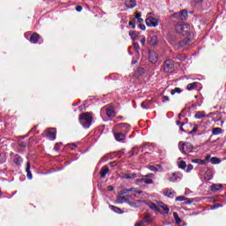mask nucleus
<instances>
[{
    "mask_svg": "<svg viewBox=\"0 0 226 226\" xmlns=\"http://www.w3.org/2000/svg\"><path fill=\"white\" fill-rule=\"evenodd\" d=\"M222 204L218 203V204H215L212 207V209H218V207H222Z\"/></svg>",
    "mask_w": 226,
    "mask_h": 226,
    "instance_id": "nucleus-50",
    "label": "nucleus"
},
{
    "mask_svg": "<svg viewBox=\"0 0 226 226\" xmlns=\"http://www.w3.org/2000/svg\"><path fill=\"white\" fill-rule=\"evenodd\" d=\"M148 169H149V170H162V165H160V164L149 165Z\"/></svg>",
    "mask_w": 226,
    "mask_h": 226,
    "instance_id": "nucleus-29",
    "label": "nucleus"
},
{
    "mask_svg": "<svg viewBox=\"0 0 226 226\" xmlns=\"http://www.w3.org/2000/svg\"><path fill=\"white\" fill-rule=\"evenodd\" d=\"M158 206L162 209V212H161V214L169 215V213L170 212V208H169V206H167L165 203L160 201L158 202Z\"/></svg>",
    "mask_w": 226,
    "mask_h": 226,
    "instance_id": "nucleus-14",
    "label": "nucleus"
},
{
    "mask_svg": "<svg viewBox=\"0 0 226 226\" xmlns=\"http://www.w3.org/2000/svg\"><path fill=\"white\" fill-rule=\"evenodd\" d=\"M141 107H142V109H147V102H143L141 103Z\"/></svg>",
    "mask_w": 226,
    "mask_h": 226,
    "instance_id": "nucleus-54",
    "label": "nucleus"
},
{
    "mask_svg": "<svg viewBox=\"0 0 226 226\" xmlns=\"http://www.w3.org/2000/svg\"><path fill=\"white\" fill-rule=\"evenodd\" d=\"M181 88H179V87H176L175 89H172L171 90V92H170V94H172V95H174V94H176V93H177L178 94H181Z\"/></svg>",
    "mask_w": 226,
    "mask_h": 226,
    "instance_id": "nucleus-37",
    "label": "nucleus"
},
{
    "mask_svg": "<svg viewBox=\"0 0 226 226\" xmlns=\"http://www.w3.org/2000/svg\"><path fill=\"white\" fill-rule=\"evenodd\" d=\"M200 83L199 82H192L187 85V91H193V89H197Z\"/></svg>",
    "mask_w": 226,
    "mask_h": 226,
    "instance_id": "nucleus-19",
    "label": "nucleus"
},
{
    "mask_svg": "<svg viewBox=\"0 0 226 226\" xmlns=\"http://www.w3.org/2000/svg\"><path fill=\"white\" fill-rule=\"evenodd\" d=\"M173 217L175 218L176 223H177V225L183 222V220L179 218V215H177V212L173 213Z\"/></svg>",
    "mask_w": 226,
    "mask_h": 226,
    "instance_id": "nucleus-32",
    "label": "nucleus"
},
{
    "mask_svg": "<svg viewBox=\"0 0 226 226\" xmlns=\"http://www.w3.org/2000/svg\"><path fill=\"white\" fill-rule=\"evenodd\" d=\"M213 135H220L222 133V128L220 127H215L212 130Z\"/></svg>",
    "mask_w": 226,
    "mask_h": 226,
    "instance_id": "nucleus-35",
    "label": "nucleus"
},
{
    "mask_svg": "<svg viewBox=\"0 0 226 226\" xmlns=\"http://www.w3.org/2000/svg\"><path fill=\"white\" fill-rule=\"evenodd\" d=\"M170 99L169 98V96H167V95H164L163 97H162V102H163V103H165V102H169Z\"/></svg>",
    "mask_w": 226,
    "mask_h": 226,
    "instance_id": "nucleus-52",
    "label": "nucleus"
},
{
    "mask_svg": "<svg viewBox=\"0 0 226 226\" xmlns=\"http://www.w3.org/2000/svg\"><path fill=\"white\" fill-rule=\"evenodd\" d=\"M150 43L151 45H156V43H158L156 36L152 37V39L150 40Z\"/></svg>",
    "mask_w": 226,
    "mask_h": 226,
    "instance_id": "nucleus-39",
    "label": "nucleus"
},
{
    "mask_svg": "<svg viewBox=\"0 0 226 226\" xmlns=\"http://www.w3.org/2000/svg\"><path fill=\"white\" fill-rule=\"evenodd\" d=\"M129 206H131V207H137V203L133 202V201H130V200L127 201Z\"/></svg>",
    "mask_w": 226,
    "mask_h": 226,
    "instance_id": "nucleus-45",
    "label": "nucleus"
},
{
    "mask_svg": "<svg viewBox=\"0 0 226 226\" xmlns=\"http://www.w3.org/2000/svg\"><path fill=\"white\" fill-rule=\"evenodd\" d=\"M101 116H107L108 117H116V111L114 106L107 105L101 109Z\"/></svg>",
    "mask_w": 226,
    "mask_h": 226,
    "instance_id": "nucleus-2",
    "label": "nucleus"
},
{
    "mask_svg": "<svg viewBox=\"0 0 226 226\" xmlns=\"http://www.w3.org/2000/svg\"><path fill=\"white\" fill-rule=\"evenodd\" d=\"M79 123L83 125V128H89L93 123V115L91 113L87 112L79 115Z\"/></svg>",
    "mask_w": 226,
    "mask_h": 226,
    "instance_id": "nucleus-1",
    "label": "nucleus"
},
{
    "mask_svg": "<svg viewBox=\"0 0 226 226\" xmlns=\"http://www.w3.org/2000/svg\"><path fill=\"white\" fill-rule=\"evenodd\" d=\"M111 153H116L115 154H111L109 155L110 158H121V156H123V152L122 151H118V152H111Z\"/></svg>",
    "mask_w": 226,
    "mask_h": 226,
    "instance_id": "nucleus-34",
    "label": "nucleus"
},
{
    "mask_svg": "<svg viewBox=\"0 0 226 226\" xmlns=\"http://www.w3.org/2000/svg\"><path fill=\"white\" fill-rule=\"evenodd\" d=\"M140 17H142V14L140 12H137L136 13V16H135V19H140Z\"/></svg>",
    "mask_w": 226,
    "mask_h": 226,
    "instance_id": "nucleus-56",
    "label": "nucleus"
},
{
    "mask_svg": "<svg viewBox=\"0 0 226 226\" xmlns=\"http://www.w3.org/2000/svg\"><path fill=\"white\" fill-rule=\"evenodd\" d=\"M162 193L169 199H174L176 197V191L174 189H164Z\"/></svg>",
    "mask_w": 226,
    "mask_h": 226,
    "instance_id": "nucleus-12",
    "label": "nucleus"
},
{
    "mask_svg": "<svg viewBox=\"0 0 226 226\" xmlns=\"http://www.w3.org/2000/svg\"><path fill=\"white\" fill-rule=\"evenodd\" d=\"M147 206H148V207L152 209V211H160V208L154 202L149 201L147 203Z\"/></svg>",
    "mask_w": 226,
    "mask_h": 226,
    "instance_id": "nucleus-21",
    "label": "nucleus"
},
{
    "mask_svg": "<svg viewBox=\"0 0 226 226\" xmlns=\"http://www.w3.org/2000/svg\"><path fill=\"white\" fill-rule=\"evenodd\" d=\"M26 177L27 179H33V173H31V170H26Z\"/></svg>",
    "mask_w": 226,
    "mask_h": 226,
    "instance_id": "nucleus-43",
    "label": "nucleus"
},
{
    "mask_svg": "<svg viewBox=\"0 0 226 226\" xmlns=\"http://www.w3.org/2000/svg\"><path fill=\"white\" fill-rule=\"evenodd\" d=\"M132 46H133L134 50H139V49H140V47L139 46V43H137V42H134L132 44Z\"/></svg>",
    "mask_w": 226,
    "mask_h": 226,
    "instance_id": "nucleus-47",
    "label": "nucleus"
},
{
    "mask_svg": "<svg viewBox=\"0 0 226 226\" xmlns=\"http://www.w3.org/2000/svg\"><path fill=\"white\" fill-rule=\"evenodd\" d=\"M69 147H70L71 149H75L77 147V145L70 144Z\"/></svg>",
    "mask_w": 226,
    "mask_h": 226,
    "instance_id": "nucleus-59",
    "label": "nucleus"
},
{
    "mask_svg": "<svg viewBox=\"0 0 226 226\" xmlns=\"http://www.w3.org/2000/svg\"><path fill=\"white\" fill-rule=\"evenodd\" d=\"M125 6L127 8H135V6H137V1L136 0H125Z\"/></svg>",
    "mask_w": 226,
    "mask_h": 226,
    "instance_id": "nucleus-20",
    "label": "nucleus"
},
{
    "mask_svg": "<svg viewBox=\"0 0 226 226\" xmlns=\"http://www.w3.org/2000/svg\"><path fill=\"white\" fill-rule=\"evenodd\" d=\"M46 136L48 137V139H49L50 140H56V132H52L50 131H48L46 133Z\"/></svg>",
    "mask_w": 226,
    "mask_h": 226,
    "instance_id": "nucleus-27",
    "label": "nucleus"
},
{
    "mask_svg": "<svg viewBox=\"0 0 226 226\" xmlns=\"http://www.w3.org/2000/svg\"><path fill=\"white\" fill-rule=\"evenodd\" d=\"M140 183H145L146 185H153V178H149L148 176L142 178H138L136 180V184L140 185Z\"/></svg>",
    "mask_w": 226,
    "mask_h": 226,
    "instance_id": "nucleus-13",
    "label": "nucleus"
},
{
    "mask_svg": "<svg viewBox=\"0 0 226 226\" xmlns=\"http://www.w3.org/2000/svg\"><path fill=\"white\" fill-rule=\"evenodd\" d=\"M117 128H118V131H120L122 133H129L130 130H132V126L128 124H119Z\"/></svg>",
    "mask_w": 226,
    "mask_h": 226,
    "instance_id": "nucleus-7",
    "label": "nucleus"
},
{
    "mask_svg": "<svg viewBox=\"0 0 226 226\" xmlns=\"http://www.w3.org/2000/svg\"><path fill=\"white\" fill-rule=\"evenodd\" d=\"M19 146H20V147H27V143L26 141H20L19 142Z\"/></svg>",
    "mask_w": 226,
    "mask_h": 226,
    "instance_id": "nucleus-49",
    "label": "nucleus"
},
{
    "mask_svg": "<svg viewBox=\"0 0 226 226\" xmlns=\"http://www.w3.org/2000/svg\"><path fill=\"white\" fill-rule=\"evenodd\" d=\"M108 191H109V192H113V191H114V186L109 185V186H108Z\"/></svg>",
    "mask_w": 226,
    "mask_h": 226,
    "instance_id": "nucleus-60",
    "label": "nucleus"
},
{
    "mask_svg": "<svg viewBox=\"0 0 226 226\" xmlns=\"http://www.w3.org/2000/svg\"><path fill=\"white\" fill-rule=\"evenodd\" d=\"M172 18L178 19L179 20H181V12H177V13L172 14Z\"/></svg>",
    "mask_w": 226,
    "mask_h": 226,
    "instance_id": "nucleus-42",
    "label": "nucleus"
},
{
    "mask_svg": "<svg viewBox=\"0 0 226 226\" xmlns=\"http://www.w3.org/2000/svg\"><path fill=\"white\" fill-rule=\"evenodd\" d=\"M142 223H143L142 221L137 222L134 226H142Z\"/></svg>",
    "mask_w": 226,
    "mask_h": 226,
    "instance_id": "nucleus-64",
    "label": "nucleus"
},
{
    "mask_svg": "<svg viewBox=\"0 0 226 226\" xmlns=\"http://www.w3.org/2000/svg\"><path fill=\"white\" fill-rule=\"evenodd\" d=\"M148 60L152 63V64H156V63H158L159 60L158 53L154 51H150Z\"/></svg>",
    "mask_w": 226,
    "mask_h": 226,
    "instance_id": "nucleus-10",
    "label": "nucleus"
},
{
    "mask_svg": "<svg viewBox=\"0 0 226 226\" xmlns=\"http://www.w3.org/2000/svg\"><path fill=\"white\" fill-rule=\"evenodd\" d=\"M188 19V11L186 10H182L180 11V20H186Z\"/></svg>",
    "mask_w": 226,
    "mask_h": 226,
    "instance_id": "nucleus-24",
    "label": "nucleus"
},
{
    "mask_svg": "<svg viewBox=\"0 0 226 226\" xmlns=\"http://www.w3.org/2000/svg\"><path fill=\"white\" fill-rule=\"evenodd\" d=\"M197 130H199V125L194 124L193 129L190 132V133H195V132H197Z\"/></svg>",
    "mask_w": 226,
    "mask_h": 226,
    "instance_id": "nucleus-46",
    "label": "nucleus"
},
{
    "mask_svg": "<svg viewBox=\"0 0 226 226\" xmlns=\"http://www.w3.org/2000/svg\"><path fill=\"white\" fill-rule=\"evenodd\" d=\"M109 208H111V210L114 211V213H117L118 215H122L123 213V210H121V208L114 205H109Z\"/></svg>",
    "mask_w": 226,
    "mask_h": 226,
    "instance_id": "nucleus-26",
    "label": "nucleus"
},
{
    "mask_svg": "<svg viewBox=\"0 0 226 226\" xmlns=\"http://www.w3.org/2000/svg\"><path fill=\"white\" fill-rule=\"evenodd\" d=\"M22 157H20V155L19 154H16L14 155V158H13V163L17 166V167H20L22 165Z\"/></svg>",
    "mask_w": 226,
    "mask_h": 226,
    "instance_id": "nucleus-17",
    "label": "nucleus"
},
{
    "mask_svg": "<svg viewBox=\"0 0 226 226\" xmlns=\"http://www.w3.org/2000/svg\"><path fill=\"white\" fill-rule=\"evenodd\" d=\"M187 43H188V39H184V40L179 41V46L180 47H185V45H186Z\"/></svg>",
    "mask_w": 226,
    "mask_h": 226,
    "instance_id": "nucleus-40",
    "label": "nucleus"
},
{
    "mask_svg": "<svg viewBox=\"0 0 226 226\" xmlns=\"http://www.w3.org/2000/svg\"><path fill=\"white\" fill-rule=\"evenodd\" d=\"M187 170H193V165L189 164V165L187 166Z\"/></svg>",
    "mask_w": 226,
    "mask_h": 226,
    "instance_id": "nucleus-58",
    "label": "nucleus"
},
{
    "mask_svg": "<svg viewBox=\"0 0 226 226\" xmlns=\"http://www.w3.org/2000/svg\"><path fill=\"white\" fill-rule=\"evenodd\" d=\"M201 172H204L203 177H201V179H204L205 181H211V179H213V171L207 170Z\"/></svg>",
    "mask_w": 226,
    "mask_h": 226,
    "instance_id": "nucleus-15",
    "label": "nucleus"
},
{
    "mask_svg": "<svg viewBox=\"0 0 226 226\" xmlns=\"http://www.w3.org/2000/svg\"><path fill=\"white\" fill-rule=\"evenodd\" d=\"M140 43H141V45H146V38L145 37H142L141 39H140Z\"/></svg>",
    "mask_w": 226,
    "mask_h": 226,
    "instance_id": "nucleus-53",
    "label": "nucleus"
},
{
    "mask_svg": "<svg viewBox=\"0 0 226 226\" xmlns=\"http://www.w3.org/2000/svg\"><path fill=\"white\" fill-rule=\"evenodd\" d=\"M61 143H56L54 147L55 151H59V149H61Z\"/></svg>",
    "mask_w": 226,
    "mask_h": 226,
    "instance_id": "nucleus-44",
    "label": "nucleus"
},
{
    "mask_svg": "<svg viewBox=\"0 0 226 226\" xmlns=\"http://www.w3.org/2000/svg\"><path fill=\"white\" fill-rule=\"evenodd\" d=\"M130 199H135V193H132L128 196H119L117 200L118 204H123V202H128Z\"/></svg>",
    "mask_w": 226,
    "mask_h": 226,
    "instance_id": "nucleus-11",
    "label": "nucleus"
},
{
    "mask_svg": "<svg viewBox=\"0 0 226 226\" xmlns=\"http://www.w3.org/2000/svg\"><path fill=\"white\" fill-rule=\"evenodd\" d=\"M112 154H116V153H109V154H105L104 156L102 157L99 163H104V162H107L108 160H112V158H114V156H112Z\"/></svg>",
    "mask_w": 226,
    "mask_h": 226,
    "instance_id": "nucleus-18",
    "label": "nucleus"
},
{
    "mask_svg": "<svg viewBox=\"0 0 226 226\" xmlns=\"http://www.w3.org/2000/svg\"><path fill=\"white\" fill-rule=\"evenodd\" d=\"M119 169H121L120 167H119V165L117 164V162H109V164H107L106 166H104L102 169V170H119Z\"/></svg>",
    "mask_w": 226,
    "mask_h": 226,
    "instance_id": "nucleus-9",
    "label": "nucleus"
},
{
    "mask_svg": "<svg viewBox=\"0 0 226 226\" xmlns=\"http://www.w3.org/2000/svg\"><path fill=\"white\" fill-rule=\"evenodd\" d=\"M26 170H31V162H27L26 166Z\"/></svg>",
    "mask_w": 226,
    "mask_h": 226,
    "instance_id": "nucleus-51",
    "label": "nucleus"
},
{
    "mask_svg": "<svg viewBox=\"0 0 226 226\" xmlns=\"http://www.w3.org/2000/svg\"><path fill=\"white\" fill-rule=\"evenodd\" d=\"M141 31H146V26L145 25H139Z\"/></svg>",
    "mask_w": 226,
    "mask_h": 226,
    "instance_id": "nucleus-61",
    "label": "nucleus"
},
{
    "mask_svg": "<svg viewBox=\"0 0 226 226\" xmlns=\"http://www.w3.org/2000/svg\"><path fill=\"white\" fill-rule=\"evenodd\" d=\"M195 119H202V117H206V112L204 111H198L194 116Z\"/></svg>",
    "mask_w": 226,
    "mask_h": 226,
    "instance_id": "nucleus-25",
    "label": "nucleus"
},
{
    "mask_svg": "<svg viewBox=\"0 0 226 226\" xmlns=\"http://www.w3.org/2000/svg\"><path fill=\"white\" fill-rule=\"evenodd\" d=\"M107 174H109V170H103L101 172V177H105V176H107Z\"/></svg>",
    "mask_w": 226,
    "mask_h": 226,
    "instance_id": "nucleus-48",
    "label": "nucleus"
},
{
    "mask_svg": "<svg viewBox=\"0 0 226 226\" xmlns=\"http://www.w3.org/2000/svg\"><path fill=\"white\" fill-rule=\"evenodd\" d=\"M183 126H185V123L181 124V125L179 127L180 132H185V128H183Z\"/></svg>",
    "mask_w": 226,
    "mask_h": 226,
    "instance_id": "nucleus-57",
    "label": "nucleus"
},
{
    "mask_svg": "<svg viewBox=\"0 0 226 226\" xmlns=\"http://www.w3.org/2000/svg\"><path fill=\"white\" fill-rule=\"evenodd\" d=\"M176 200L178 202H183L184 200H186V197L185 196H178L176 198Z\"/></svg>",
    "mask_w": 226,
    "mask_h": 226,
    "instance_id": "nucleus-41",
    "label": "nucleus"
},
{
    "mask_svg": "<svg viewBox=\"0 0 226 226\" xmlns=\"http://www.w3.org/2000/svg\"><path fill=\"white\" fill-rule=\"evenodd\" d=\"M146 24L148 27H156L158 26V19L148 16L146 19Z\"/></svg>",
    "mask_w": 226,
    "mask_h": 226,
    "instance_id": "nucleus-6",
    "label": "nucleus"
},
{
    "mask_svg": "<svg viewBox=\"0 0 226 226\" xmlns=\"http://www.w3.org/2000/svg\"><path fill=\"white\" fill-rule=\"evenodd\" d=\"M176 31L183 36H188L190 33V25H177Z\"/></svg>",
    "mask_w": 226,
    "mask_h": 226,
    "instance_id": "nucleus-4",
    "label": "nucleus"
},
{
    "mask_svg": "<svg viewBox=\"0 0 226 226\" xmlns=\"http://www.w3.org/2000/svg\"><path fill=\"white\" fill-rule=\"evenodd\" d=\"M192 163H198V165H205L206 161H204L202 159H194V160H192Z\"/></svg>",
    "mask_w": 226,
    "mask_h": 226,
    "instance_id": "nucleus-36",
    "label": "nucleus"
},
{
    "mask_svg": "<svg viewBox=\"0 0 226 226\" xmlns=\"http://www.w3.org/2000/svg\"><path fill=\"white\" fill-rule=\"evenodd\" d=\"M181 178V174L179 172H174L171 175H169L168 179L171 183H174V181H177V179Z\"/></svg>",
    "mask_w": 226,
    "mask_h": 226,
    "instance_id": "nucleus-16",
    "label": "nucleus"
},
{
    "mask_svg": "<svg viewBox=\"0 0 226 226\" xmlns=\"http://www.w3.org/2000/svg\"><path fill=\"white\" fill-rule=\"evenodd\" d=\"M113 135L117 142H124V139H126V134H124V132H121L120 131H114Z\"/></svg>",
    "mask_w": 226,
    "mask_h": 226,
    "instance_id": "nucleus-8",
    "label": "nucleus"
},
{
    "mask_svg": "<svg viewBox=\"0 0 226 226\" xmlns=\"http://www.w3.org/2000/svg\"><path fill=\"white\" fill-rule=\"evenodd\" d=\"M221 188H222V184H214L211 186L212 192H218V190H221Z\"/></svg>",
    "mask_w": 226,
    "mask_h": 226,
    "instance_id": "nucleus-30",
    "label": "nucleus"
},
{
    "mask_svg": "<svg viewBox=\"0 0 226 226\" xmlns=\"http://www.w3.org/2000/svg\"><path fill=\"white\" fill-rule=\"evenodd\" d=\"M39 40H40V34H38L37 33L34 34L30 37L31 43H36Z\"/></svg>",
    "mask_w": 226,
    "mask_h": 226,
    "instance_id": "nucleus-23",
    "label": "nucleus"
},
{
    "mask_svg": "<svg viewBox=\"0 0 226 226\" xmlns=\"http://www.w3.org/2000/svg\"><path fill=\"white\" fill-rule=\"evenodd\" d=\"M178 167H179V169H182V170L186 169V162H185V161H181V162L178 163Z\"/></svg>",
    "mask_w": 226,
    "mask_h": 226,
    "instance_id": "nucleus-38",
    "label": "nucleus"
},
{
    "mask_svg": "<svg viewBox=\"0 0 226 226\" xmlns=\"http://www.w3.org/2000/svg\"><path fill=\"white\" fill-rule=\"evenodd\" d=\"M178 148L184 154H188V153L193 151V145L190 142L183 143V141H180L178 143Z\"/></svg>",
    "mask_w": 226,
    "mask_h": 226,
    "instance_id": "nucleus-3",
    "label": "nucleus"
},
{
    "mask_svg": "<svg viewBox=\"0 0 226 226\" xmlns=\"http://www.w3.org/2000/svg\"><path fill=\"white\" fill-rule=\"evenodd\" d=\"M129 26H131L132 29H135V23L133 21H130Z\"/></svg>",
    "mask_w": 226,
    "mask_h": 226,
    "instance_id": "nucleus-55",
    "label": "nucleus"
},
{
    "mask_svg": "<svg viewBox=\"0 0 226 226\" xmlns=\"http://www.w3.org/2000/svg\"><path fill=\"white\" fill-rule=\"evenodd\" d=\"M163 72L166 73H172V72H174V61L172 59H167L164 62Z\"/></svg>",
    "mask_w": 226,
    "mask_h": 226,
    "instance_id": "nucleus-5",
    "label": "nucleus"
},
{
    "mask_svg": "<svg viewBox=\"0 0 226 226\" xmlns=\"http://www.w3.org/2000/svg\"><path fill=\"white\" fill-rule=\"evenodd\" d=\"M143 223H151V215H147L144 218L143 221H141Z\"/></svg>",
    "mask_w": 226,
    "mask_h": 226,
    "instance_id": "nucleus-33",
    "label": "nucleus"
},
{
    "mask_svg": "<svg viewBox=\"0 0 226 226\" xmlns=\"http://www.w3.org/2000/svg\"><path fill=\"white\" fill-rule=\"evenodd\" d=\"M222 162V160H220L218 157H212L210 159V163H213V165H218V163H220Z\"/></svg>",
    "mask_w": 226,
    "mask_h": 226,
    "instance_id": "nucleus-31",
    "label": "nucleus"
},
{
    "mask_svg": "<svg viewBox=\"0 0 226 226\" xmlns=\"http://www.w3.org/2000/svg\"><path fill=\"white\" fill-rule=\"evenodd\" d=\"M77 11H82V6L79 5L76 7Z\"/></svg>",
    "mask_w": 226,
    "mask_h": 226,
    "instance_id": "nucleus-62",
    "label": "nucleus"
},
{
    "mask_svg": "<svg viewBox=\"0 0 226 226\" xmlns=\"http://www.w3.org/2000/svg\"><path fill=\"white\" fill-rule=\"evenodd\" d=\"M203 0H193V3H195L196 4H200V3H202Z\"/></svg>",
    "mask_w": 226,
    "mask_h": 226,
    "instance_id": "nucleus-63",
    "label": "nucleus"
},
{
    "mask_svg": "<svg viewBox=\"0 0 226 226\" xmlns=\"http://www.w3.org/2000/svg\"><path fill=\"white\" fill-rule=\"evenodd\" d=\"M129 192H133L134 193H142V191H137L136 188L125 189L122 192V193H129Z\"/></svg>",
    "mask_w": 226,
    "mask_h": 226,
    "instance_id": "nucleus-28",
    "label": "nucleus"
},
{
    "mask_svg": "<svg viewBox=\"0 0 226 226\" xmlns=\"http://www.w3.org/2000/svg\"><path fill=\"white\" fill-rule=\"evenodd\" d=\"M139 175L137 173H132V174H125L122 176L124 179H135V177H139Z\"/></svg>",
    "mask_w": 226,
    "mask_h": 226,
    "instance_id": "nucleus-22",
    "label": "nucleus"
}]
</instances>
